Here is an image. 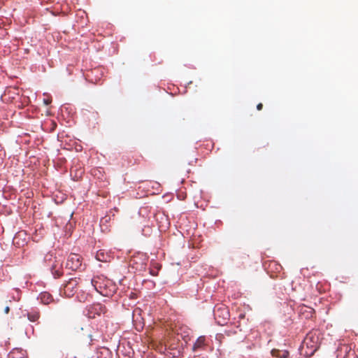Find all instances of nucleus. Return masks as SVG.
<instances>
[{
  "label": "nucleus",
  "instance_id": "obj_13",
  "mask_svg": "<svg viewBox=\"0 0 358 358\" xmlns=\"http://www.w3.org/2000/svg\"><path fill=\"white\" fill-rule=\"evenodd\" d=\"M109 220H110V217H108V216H106L105 217H103V218L101 220V223L107 222Z\"/></svg>",
  "mask_w": 358,
  "mask_h": 358
},
{
  "label": "nucleus",
  "instance_id": "obj_1",
  "mask_svg": "<svg viewBox=\"0 0 358 358\" xmlns=\"http://www.w3.org/2000/svg\"><path fill=\"white\" fill-rule=\"evenodd\" d=\"M91 285L97 292L104 296H111L116 292L115 285L103 276L93 278Z\"/></svg>",
  "mask_w": 358,
  "mask_h": 358
},
{
  "label": "nucleus",
  "instance_id": "obj_5",
  "mask_svg": "<svg viewBox=\"0 0 358 358\" xmlns=\"http://www.w3.org/2000/svg\"><path fill=\"white\" fill-rule=\"evenodd\" d=\"M82 266L80 257L78 254L71 253L68 256L66 267L72 271H77Z\"/></svg>",
  "mask_w": 358,
  "mask_h": 358
},
{
  "label": "nucleus",
  "instance_id": "obj_12",
  "mask_svg": "<svg viewBox=\"0 0 358 358\" xmlns=\"http://www.w3.org/2000/svg\"><path fill=\"white\" fill-rule=\"evenodd\" d=\"M23 352L18 350H14L9 354V358H23Z\"/></svg>",
  "mask_w": 358,
  "mask_h": 358
},
{
  "label": "nucleus",
  "instance_id": "obj_2",
  "mask_svg": "<svg viewBox=\"0 0 358 358\" xmlns=\"http://www.w3.org/2000/svg\"><path fill=\"white\" fill-rule=\"evenodd\" d=\"M320 346L319 334L317 331L309 332L306 334L302 342V348H307L306 355L311 356L317 350Z\"/></svg>",
  "mask_w": 358,
  "mask_h": 358
},
{
  "label": "nucleus",
  "instance_id": "obj_15",
  "mask_svg": "<svg viewBox=\"0 0 358 358\" xmlns=\"http://www.w3.org/2000/svg\"><path fill=\"white\" fill-rule=\"evenodd\" d=\"M262 106H263L262 103H259V104L257 106V110H262Z\"/></svg>",
  "mask_w": 358,
  "mask_h": 358
},
{
  "label": "nucleus",
  "instance_id": "obj_6",
  "mask_svg": "<svg viewBox=\"0 0 358 358\" xmlns=\"http://www.w3.org/2000/svg\"><path fill=\"white\" fill-rule=\"evenodd\" d=\"M214 315L215 319L217 317H221L222 320H218L217 322L222 325V322H225L229 317V312L226 307H217L214 309Z\"/></svg>",
  "mask_w": 358,
  "mask_h": 358
},
{
  "label": "nucleus",
  "instance_id": "obj_17",
  "mask_svg": "<svg viewBox=\"0 0 358 358\" xmlns=\"http://www.w3.org/2000/svg\"><path fill=\"white\" fill-rule=\"evenodd\" d=\"M44 103H45L46 105H48L50 102H49L48 101H47V100H45H45H44Z\"/></svg>",
  "mask_w": 358,
  "mask_h": 358
},
{
  "label": "nucleus",
  "instance_id": "obj_18",
  "mask_svg": "<svg viewBox=\"0 0 358 358\" xmlns=\"http://www.w3.org/2000/svg\"><path fill=\"white\" fill-rule=\"evenodd\" d=\"M88 337L90 338V341H92V336H91V334H89V335H88Z\"/></svg>",
  "mask_w": 358,
  "mask_h": 358
},
{
  "label": "nucleus",
  "instance_id": "obj_14",
  "mask_svg": "<svg viewBox=\"0 0 358 358\" xmlns=\"http://www.w3.org/2000/svg\"><path fill=\"white\" fill-rule=\"evenodd\" d=\"M9 310H10V308L8 306H6L5 308H4V313L6 314H8L9 313Z\"/></svg>",
  "mask_w": 358,
  "mask_h": 358
},
{
  "label": "nucleus",
  "instance_id": "obj_7",
  "mask_svg": "<svg viewBox=\"0 0 358 358\" xmlns=\"http://www.w3.org/2000/svg\"><path fill=\"white\" fill-rule=\"evenodd\" d=\"M23 316H27L30 322H36L40 317V312L36 308H32L30 311L23 313Z\"/></svg>",
  "mask_w": 358,
  "mask_h": 358
},
{
  "label": "nucleus",
  "instance_id": "obj_10",
  "mask_svg": "<svg viewBox=\"0 0 358 358\" xmlns=\"http://www.w3.org/2000/svg\"><path fill=\"white\" fill-rule=\"evenodd\" d=\"M205 341V336H199L194 344L193 350L196 352L197 349L201 348L204 345Z\"/></svg>",
  "mask_w": 358,
  "mask_h": 358
},
{
  "label": "nucleus",
  "instance_id": "obj_11",
  "mask_svg": "<svg viewBox=\"0 0 358 358\" xmlns=\"http://www.w3.org/2000/svg\"><path fill=\"white\" fill-rule=\"evenodd\" d=\"M90 296L88 294L85 293L84 292H80L77 295V299L80 302H86L89 300Z\"/></svg>",
  "mask_w": 358,
  "mask_h": 358
},
{
  "label": "nucleus",
  "instance_id": "obj_9",
  "mask_svg": "<svg viewBox=\"0 0 358 358\" xmlns=\"http://www.w3.org/2000/svg\"><path fill=\"white\" fill-rule=\"evenodd\" d=\"M95 257L98 261L102 262H107L110 259V255L103 250H98Z\"/></svg>",
  "mask_w": 358,
  "mask_h": 358
},
{
  "label": "nucleus",
  "instance_id": "obj_8",
  "mask_svg": "<svg viewBox=\"0 0 358 358\" xmlns=\"http://www.w3.org/2000/svg\"><path fill=\"white\" fill-rule=\"evenodd\" d=\"M38 299L43 304H49L52 301H53V298L52 295L47 292H41L38 296Z\"/></svg>",
  "mask_w": 358,
  "mask_h": 358
},
{
  "label": "nucleus",
  "instance_id": "obj_4",
  "mask_svg": "<svg viewBox=\"0 0 358 358\" xmlns=\"http://www.w3.org/2000/svg\"><path fill=\"white\" fill-rule=\"evenodd\" d=\"M80 282V278H71L69 279L63 287L64 294L67 297H71L74 295L76 292V288Z\"/></svg>",
  "mask_w": 358,
  "mask_h": 358
},
{
  "label": "nucleus",
  "instance_id": "obj_3",
  "mask_svg": "<svg viewBox=\"0 0 358 358\" xmlns=\"http://www.w3.org/2000/svg\"><path fill=\"white\" fill-rule=\"evenodd\" d=\"M44 262L50 270L54 278H58L62 275V265L57 262L52 254H47L44 257Z\"/></svg>",
  "mask_w": 358,
  "mask_h": 358
},
{
  "label": "nucleus",
  "instance_id": "obj_16",
  "mask_svg": "<svg viewBox=\"0 0 358 358\" xmlns=\"http://www.w3.org/2000/svg\"><path fill=\"white\" fill-rule=\"evenodd\" d=\"M84 327L82 326H78V328H76V331H78L79 330H83Z\"/></svg>",
  "mask_w": 358,
  "mask_h": 358
}]
</instances>
